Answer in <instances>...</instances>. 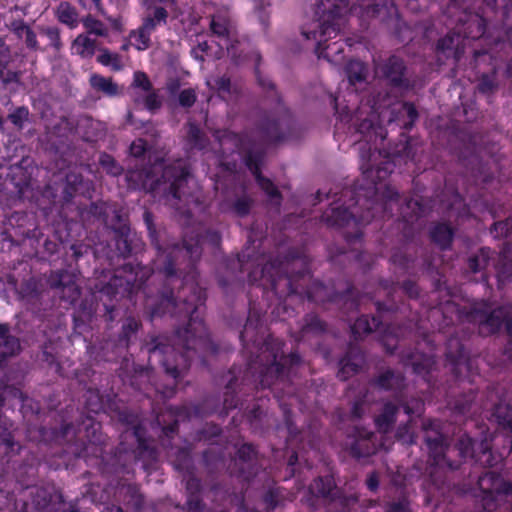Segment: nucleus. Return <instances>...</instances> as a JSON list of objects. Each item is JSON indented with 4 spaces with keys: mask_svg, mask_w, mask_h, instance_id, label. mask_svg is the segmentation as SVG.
I'll list each match as a JSON object with an SVG mask.
<instances>
[{
    "mask_svg": "<svg viewBox=\"0 0 512 512\" xmlns=\"http://www.w3.org/2000/svg\"><path fill=\"white\" fill-rule=\"evenodd\" d=\"M126 179L134 189L143 188L155 196L163 193L180 216L189 218L202 211L198 196L192 193L186 195L183 191L184 186L194 182L182 160L173 166L157 162L148 170L129 171Z\"/></svg>",
    "mask_w": 512,
    "mask_h": 512,
    "instance_id": "f257e3e1",
    "label": "nucleus"
},
{
    "mask_svg": "<svg viewBox=\"0 0 512 512\" xmlns=\"http://www.w3.org/2000/svg\"><path fill=\"white\" fill-rule=\"evenodd\" d=\"M314 19L302 28L305 39L312 41L315 52L319 58H324L333 64L342 63L344 43L335 41L326 44L336 38L347 22L346 0H314Z\"/></svg>",
    "mask_w": 512,
    "mask_h": 512,
    "instance_id": "f03ea898",
    "label": "nucleus"
},
{
    "mask_svg": "<svg viewBox=\"0 0 512 512\" xmlns=\"http://www.w3.org/2000/svg\"><path fill=\"white\" fill-rule=\"evenodd\" d=\"M361 149L360 168L366 183L357 187V196H364L367 199L373 197L370 208L377 213L386 212L392 209L398 195L390 185L384 183L393 170L394 159L382 156L379 151L371 152L370 148L367 151L363 147Z\"/></svg>",
    "mask_w": 512,
    "mask_h": 512,
    "instance_id": "7ed1b4c3",
    "label": "nucleus"
},
{
    "mask_svg": "<svg viewBox=\"0 0 512 512\" xmlns=\"http://www.w3.org/2000/svg\"><path fill=\"white\" fill-rule=\"evenodd\" d=\"M214 11L210 14V31L213 36L218 39V50L212 52L207 41H199L196 47L191 50L192 56L200 61L205 59V56H214L221 58L224 55V50L232 58L237 57V49L235 43H239L236 35V28L230 11L229 0H213Z\"/></svg>",
    "mask_w": 512,
    "mask_h": 512,
    "instance_id": "20e7f679",
    "label": "nucleus"
},
{
    "mask_svg": "<svg viewBox=\"0 0 512 512\" xmlns=\"http://www.w3.org/2000/svg\"><path fill=\"white\" fill-rule=\"evenodd\" d=\"M397 403H387L384 406L382 413L375 419L378 432L381 434V441L376 442V435L367 431H358L355 443L351 447V452L357 457L368 456L379 448L387 450L391 445V441L385 436L391 429L394 422L395 414L398 411Z\"/></svg>",
    "mask_w": 512,
    "mask_h": 512,
    "instance_id": "39448f33",
    "label": "nucleus"
},
{
    "mask_svg": "<svg viewBox=\"0 0 512 512\" xmlns=\"http://www.w3.org/2000/svg\"><path fill=\"white\" fill-rule=\"evenodd\" d=\"M147 13L142 26L131 32L130 44L137 50H145L150 44V35L156 27L166 23L169 13L176 12L175 0H145Z\"/></svg>",
    "mask_w": 512,
    "mask_h": 512,
    "instance_id": "423d86ee",
    "label": "nucleus"
},
{
    "mask_svg": "<svg viewBox=\"0 0 512 512\" xmlns=\"http://www.w3.org/2000/svg\"><path fill=\"white\" fill-rule=\"evenodd\" d=\"M211 243L216 246L219 242V236L217 233H207L205 237H199L196 235V239L192 237L188 238L186 235L184 238L183 246L175 245L169 251L163 250L160 251L157 263L160 267L163 264V271L167 275H173L175 273V261L178 259L180 255H188L191 261H195L200 257L201 248L200 246L205 245L206 243Z\"/></svg>",
    "mask_w": 512,
    "mask_h": 512,
    "instance_id": "0eeeda50",
    "label": "nucleus"
},
{
    "mask_svg": "<svg viewBox=\"0 0 512 512\" xmlns=\"http://www.w3.org/2000/svg\"><path fill=\"white\" fill-rule=\"evenodd\" d=\"M180 308L184 314H189V323L186 328L177 332V338L187 351L197 349L206 344L207 330L203 323L199 308L187 301Z\"/></svg>",
    "mask_w": 512,
    "mask_h": 512,
    "instance_id": "6e6552de",
    "label": "nucleus"
},
{
    "mask_svg": "<svg viewBox=\"0 0 512 512\" xmlns=\"http://www.w3.org/2000/svg\"><path fill=\"white\" fill-rule=\"evenodd\" d=\"M282 343L276 339H269L262 348V356L266 358V363H260L259 382L262 387H269L275 378L283 375V351Z\"/></svg>",
    "mask_w": 512,
    "mask_h": 512,
    "instance_id": "1a4fd4ad",
    "label": "nucleus"
},
{
    "mask_svg": "<svg viewBox=\"0 0 512 512\" xmlns=\"http://www.w3.org/2000/svg\"><path fill=\"white\" fill-rule=\"evenodd\" d=\"M479 489L483 493L484 508L492 509L491 502L505 500L512 502V484L505 482L494 472H487L478 480Z\"/></svg>",
    "mask_w": 512,
    "mask_h": 512,
    "instance_id": "9d476101",
    "label": "nucleus"
},
{
    "mask_svg": "<svg viewBox=\"0 0 512 512\" xmlns=\"http://www.w3.org/2000/svg\"><path fill=\"white\" fill-rule=\"evenodd\" d=\"M440 424L437 421H429L424 423V429L426 431V444L429 449L433 464L436 466H448L453 468L452 464L449 463L445 458V452L448 446L447 439L439 432Z\"/></svg>",
    "mask_w": 512,
    "mask_h": 512,
    "instance_id": "9b49d317",
    "label": "nucleus"
},
{
    "mask_svg": "<svg viewBox=\"0 0 512 512\" xmlns=\"http://www.w3.org/2000/svg\"><path fill=\"white\" fill-rule=\"evenodd\" d=\"M176 348L174 346L158 343L151 351V357L162 363L167 374L173 379L181 375L182 369L188 366V356L180 354L176 359Z\"/></svg>",
    "mask_w": 512,
    "mask_h": 512,
    "instance_id": "f8f14e48",
    "label": "nucleus"
},
{
    "mask_svg": "<svg viewBox=\"0 0 512 512\" xmlns=\"http://www.w3.org/2000/svg\"><path fill=\"white\" fill-rule=\"evenodd\" d=\"M458 450L462 457L474 459L481 465L494 466L498 462L486 441L475 443L470 437L462 436L458 441Z\"/></svg>",
    "mask_w": 512,
    "mask_h": 512,
    "instance_id": "ddd939ff",
    "label": "nucleus"
},
{
    "mask_svg": "<svg viewBox=\"0 0 512 512\" xmlns=\"http://www.w3.org/2000/svg\"><path fill=\"white\" fill-rule=\"evenodd\" d=\"M131 95L137 104L143 105L148 110H154L160 106V100L152 91L151 83L143 72L134 74Z\"/></svg>",
    "mask_w": 512,
    "mask_h": 512,
    "instance_id": "4468645a",
    "label": "nucleus"
},
{
    "mask_svg": "<svg viewBox=\"0 0 512 512\" xmlns=\"http://www.w3.org/2000/svg\"><path fill=\"white\" fill-rule=\"evenodd\" d=\"M365 106L360 107L355 115L349 116L348 112L345 114L339 113L341 120L351 122L353 125L357 126V130L362 134H368L373 132L375 135H380L383 138L381 127H379L375 122L376 119L380 116L377 109L372 108L369 112V117L363 118L362 116L366 114Z\"/></svg>",
    "mask_w": 512,
    "mask_h": 512,
    "instance_id": "2eb2a0df",
    "label": "nucleus"
},
{
    "mask_svg": "<svg viewBox=\"0 0 512 512\" xmlns=\"http://www.w3.org/2000/svg\"><path fill=\"white\" fill-rule=\"evenodd\" d=\"M49 284L53 288L60 289V297L71 304L79 297L76 276L72 273L66 271L52 273L49 277Z\"/></svg>",
    "mask_w": 512,
    "mask_h": 512,
    "instance_id": "dca6fc26",
    "label": "nucleus"
},
{
    "mask_svg": "<svg viewBox=\"0 0 512 512\" xmlns=\"http://www.w3.org/2000/svg\"><path fill=\"white\" fill-rule=\"evenodd\" d=\"M502 326L505 327L509 335H512V306L500 307L491 312L484 321L481 322V333H494Z\"/></svg>",
    "mask_w": 512,
    "mask_h": 512,
    "instance_id": "f3484780",
    "label": "nucleus"
},
{
    "mask_svg": "<svg viewBox=\"0 0 512 512\" xmlns=\"http://www.w3.org/2000/svg\"><path fill=\"white\" fill-rule=\"evenodd\" d=\"M245 162L252 174L255 176V179L260 186V188L265 191L267 196L269 197L271 203L274 205H279L280 203V195L278 190L274 186V184L267 178H264L259 172V162L260 156L254 155L253 153H249L245 157Z\"/></svg>",
    "mask_w": 512,
    "mask_h": 512,
    "instance_id": "a211bd4d",
    "label": "nucleus"
},
{
    "mask_svg": "<svg viewBox=\"0 0 512 512\" xmlns=\"http://www.w3.org/2000/svg\"><path fill=\"white\" fill-rule=\"evenodd\" d=\"M380 0H373V4H366L364 2H359L353 9V13H357L360 17H379L382 20L386 18V16H392L396 14V9L394 7L392 0H383L382 4L379 2Z\"/></svg>",
    "mask_w": 512,
    "mask_h": 512,
    "instance_id": "6ab92c4d",
    "label": "nucleus"
},
{
    "mask_svg": "<svg viewBox=\"0 0 512 512\" xmlns=\"http://www.w3.org/2000/svg\"><path fill=\"white\" fill-rule=\"evenodd\" d=\"M310 491L316 496L330 497L332 500H335L337 496L341 501H345V505H347L348 501L351 499L354 500L353 497L338 496L339 491L336 489L335 482L332 477L319 478L315 480L310 486Z\"/></svg>",
    "mask_w": 512,
    "mask_h": 512,
    "instance_id": "aec40b11",
    "label": "nucleus"
},
{
    "mask_svg": "<svg viewBox=\"0 0 512 512\" xmlns=\"http://www.w3.org/2000/svg\"><path fill=\"white\" fill-rule=\"evenodd\" d=\"M323 219L329 225L344 226L347 225L350 220H355V212L350 211V206L343 207L342 205L332 206L330 212H325Z\"/></svg>",
    "mask_w": 512,
    "mask_h": 512,
    "instance_id": "412c9836",
    "label": "nucleus"
},
{
    "mask_svg": "<svg viewBox=\"0 0 512 512\" xmlns=\"http://www.w3.org/2000/svg\"><path fill=\"white\" fill-rule=\"evenodd\" d=\"M511 247L508 243L503 247L497 264V277L501 285L512 281Z\"/></svg>",
    "mask_w": 512,
    "mask_h": 512,
    "instance_id": "4be33fe9",
    "label": "nucleus"
},
{
    "mask_svg": "<svg viewBox=\"0 0 512 512\" xmlns=\"http://www.w3.org/2000/svg\"><path fill=\"white\" fill-rule=\"evenodd\" d=\"M20 350L18 339L9 334L7 325L0 324V358L15 355Z\"/></svg>",
    "mask_w": 512,
    "mask_h": 512,
    "instance_id": "5701e85b",
    "label": "nucleus"
},
{
    "mask_svg": "<svg viewBox=\"0 0 512 512\" xmlns=\"http://www.w3.org/2000/svg\"><path fill=\"white\" fill-rule=\"evenodd\" d=\"M96 49L95 40L91 39L86 34L78 35L71 45L73 54L79 55L82 58H91Z\"/></svg>",
    "mask_w": 512,
    "mask_h": 512,
    "instance_id": "b1692460",
    "label": "nucleus"
},
{
    "mask_svg": "<svg viewBox=\"0 0 512 512\" xmlns=\"http://www.w3.org/2000/svg\"><path fill=\"white\" fill-rule=\"evenodd\" d=\"M90 84L95 90L102 92L106 96L113 97L118 94V86L111 78L94 74L90 77Z\"/></svg>",
    "mask_w": 512,
    "mask_h": 512,
    "instance_id": "393cba45",
    "label": "nucleus"
},
{
    "mask_svg": "<svg viewBox=\"0 0 512 512\" xmlns=\"http://www.w3.org/2000/svg\"><path fill=\"white\" fill-rule=\"evenodd\" d=\"M7 392V388H5L3 392H0V406L3 404L4 394H6ZM11 427L12 424L5 417H2L0 415V436L2 437L0 450L7 451L8 449H13L14 443L10 433Z\"/></svg>",
    "mask_w": 512,
    "mask_h": 512,
    "instance_id": "a878e982",
    "label": "nucleus"
},
{
    "mask_svg": "<svg viewBox=\"0 0 512 512\" xmlns=\"http://www.w3.org/2000/svg\"><path fill=\"white\" fill-rule=\"evenodd\" d=\"M378 326L379 320L377 318H369L368 316L363 315L354 322L351 330L355 337H361L376 330Z\"/></svg>",
    "mask_w": 512,
    "mask_h": 512,
    "instance_id": "bb28decb",
    "label": "nucleus"
},
{
    "mask_svg": "<svg viewBox=\"0 0 512 512\" xmlns=\"http://www.w3.org/2000/svg\"><path fill=\"white\" fill-rule=\"evenodd\" d=\"M461 30L453 32L438 42V49L441 51L453 50L455 57H459V54L463 51Z\"/></svg>",
    "mask_w": 512,
    "mask_h": 512,
    "instance_id": "cd10ccee",
    "label": "nucleus"
},
{
    "mask_svg": "<svg viewBox=\"0 0 512 512\" xmlns=\"http://www.w3.org/2000/svg\"><path fill=\"white\" fill-rule=\"evenodd\" d=\"M206 83L211 89L216 90L219 96L224 100H229L231 95L235 93V89L232 88L231 82L228 78H209Z\"/></svg>",
    "mask_w": 512,
    "mask_h": 512,
    "instance_id": "c85d7f7f",
    "label": "nucleus"
},
{
    "mask_svg": "<svg viewBox=\"0 0 512 512\" xmlns=\"http://www.w3.org/2000/svg\"><path fill=\"white\" fill-rule=\"evenodd\" d=\"M453 232L446 224H438L434 226L431 231V237L434 242L439 244L441 248L445 249L451 243Z\"/></svg>",
    "mask_w": 512,
    "mask_h": 512,
    "instance_id": "c756f323",
    "label": "nucleus"
},
{
    "mask_svg": "<svg viewBox=\"0 0 512 512\" xmlns=\"http://www.w3.org/2000/svg\"><path fill=\"white\" fill-rule=\"evenodd\" d=\"M346 73L350 84L355 85L365 80L366 67L362 62L353 60L348 63Z\"/></svg>",
    "mask_w": 512,
    "mask_h": 512,
    "instance_id": "7c9ffc66",
    "label": "nucleus"
},
{
    "mask_svg": "<svg viewBox=\"0 0 512 512\" xmlns=\"http://www.w3.org/2000/svg\"><path fill=\"white\" fill-rule=\"evenodd\" d=\"M404 65L403 61L397 57H391L386 65V75L394 84L401 83Z\"/></svg>",
    "mask_w": 512,
    "mask_h": 512,
    "instance_id": "2f4dec72",
    "label": "nucleus"
},
{
    "mask_svg": "<svg viewBox=\"0 0 512 512\" xmlns=\"http://www.w3.org/2000/svg\"><path fill=\"white\" fill-rule=\"evenodd\" d=\"M57 15L60 22L66 24L70 28H74L78 24L77 13L68 3L62 2L58 9Z\"/></svg>",
    "mask_w": 512,
    "mask_h": 512,
    "instance_id": "473e14b6",
    "label": "nucleus"
},
{
    "mask_svg": "<svg viewBox=\"0 0 512 512\" xmlns=\"http://www.w3.org/2000/svg\"><path fill=\"white\" fill-rule=\"evenodd\" d=\"M130 282V279L125 280L126 286H129ZM127 288L128 287L123 288V280L121 275L116 274L106 286L100 289V292L108 296H116L117 294H120L122 290L127 291Z\"/></svg>",
    "mask_w": 512,
    "mask_h": 512,
    "instance_id": "72a5a7b5",
    "label": "nucleus"
},
{
    "mask_svg": "<svg viewBox=\"0 0 512 512\" xmlns=\"http://www.w3.org/2000/svg\"><path fill=\"white\" fill-rule=\"evenodd\" d=\"M434 364L435 360L431 356L415 355L411 359L412 368L417 374L429 372Z\"/></svg>",
    "mask_w": 512,
    "mask_h": 512,
    "instance_id": "f704fd0d",
    "label": "nucleus"
},
{
    "mask_svg": "<svg viewBox=\"0 0 512 512\" xmlns=\"http://www.w3.org/2000/svg\"><path fill=\"white\" fill-rule=\"evenodd\" d=\"M489 254L490 251L488 249H482L478 254L469 259V268L472 272H479L487 266Z\"/></svg>",
    "mask_w": 512,
    "mask_h": 512,
    "instance_id": "c9c22d12",
    "label": "nucleus"
},
{
    "mask_svg": "<svg viewBox=\"0 0 512 512\" xmlns=\"http://www.w3.org/2000/svg\"><path fill=\"white\" fill-rule=\"evenodd\" d=\"M99 63L104 66H109L113 70H120L122 68V62L117 54L110 53L107 50H103L102 53L97 57Z\"/></svg>",
    "mask_w": 512,
    "mask_h": 512,
    "instance_id": "e433bc0d",
    "label": "nucleus"
},
{
    "mask_svg": "<svg viewBox=\"0 0 512 512\" xmlns=\"http://www.w3.org/2000/svg\"><path fill=\"white\" fill-rule=\"evenodd\" d=\"M83 25L90 34H95L97 36L107 35V29L104 24L91 16H88L83 20Z\"/></svg>",
    "mask_w": 512,
    "mask_h": 512,
    "instance_id": "4c0bfd02",
    "label": "nucleus"
},
{
    "mask_svg": "<svg viewBox=\"0 0 512 512\" xmlns=\"http://www.w3.org/2000/svg\"><path fill=\"white\" fill-rule=\"evenodd\" d=\"M402 378L400 375L395 374L392 371H387L383 373L378 379V385L381 388L390 389L395 386H398L401 382Z\"/></svg>",
    "mask_w": 512,
    "mask_h": 512,
    "instance_id": "58836bf2",
    "label": "nucleus"
},
{
    "mask_svg": "<svg viewBox=\"0 0 512 512\" xmlns=\"http://www.w3.org/2000/svg\"><path fill=\"white\" fill-rule=\"evenodd\" d=\"M99 163L104 171L108 174L116 176L121 173V167L116 164L114 159L109 155H101Z\"/></svg>",
    "mask_w": 512,
    "mask_h": 512,
    "instance_id": "ea45409f",
    "label": "nucleus"
},
{
    "mask_svg": "<svg viewBox=\"0 0 512 512\" xmlns=\"http://www.w3.org/2000/svg\"><path fill=\"white\" fill-rule=\"evenodd\" d=\"M494 232L497 237H509L512 233V217H508L505 221L496 222Z\"/></svg>",
    "mask_w": 512,
    "mask_h": 512,
    "instance_id": "a19ab883",
    "label": "nucleus"
},
{
    "mask_svg": "<svg viewBox=\"0 0 512 512\" xmlns=\"http://www.w3.org/2000/svg\"><path fill=\"white\" fill-rule=\"evenodd\" d=\"M339 376L342 379H346L350 373H355L358 370V364L351 362L349 358L345 357L340 362Z\"/></svg>",
    "mask_w": 512,
    "mask_h": 512,
    "instance_id": "79ce46f5",
    "label": "nucleus"
},
{
    "mask_svg": "<svg viewBox=\"0 0 512 512\" xmlns=\"http://www.w3.org/2000/svg\"><path fill=\"white\" fill-rule=\"evenodd\" d=\"M143 430H144V424H139L138 426H135L134 427V436L136 437L137 441H138V444H139V447L145 451L148 452V454L154 458V451L152 449H150L149 445L146 443L145 439H144V435H143Z\"/></svg>",
    "mask_w": 512,
    "mask_h": 512,
    "instance_id": "37998d69",
    "label": "nucleus"
},
{
    "mask_svg": "<svg viewBox=\"0 0 512 512\" xmlns=\"http://www.w3.org/2000/svg\"><path fill=\"white\" fill-rule=\"evenodd\" d=\"M188 139L194 147H197L199 149H202L204 147V145L202 143L201 131L197 126H195L193 124L189 125Z\"/></svg>",
    "mask_w": 512,
    "mask_h": 512,
    "instance_id": "c03bdc74",
    "label": "nucleus"
},
{
    "mask_svg": "<svg viewBox=\"0 0 512 512\" xmlns=\"http://www.w3.org/2000/svg\"><path fill=\"white\" fill-rule=\"evenodd\" d=\"M28 115V110L26 108L21 107L15 110L13 113H11L9 115V119L15 126L21 128L24 122L27 120Z\"/></svg>",
    "mask_w": 512,
    "mask_h": 512,
    "instance_id": "a18cd8bd",
    "label": "nucleus"
},
{
    "mask_svg": "<svg viewBox=\"0 0 512 512\" xmlns=\"http://www.w3.org/2000/svg\"><path fill=\"white\" fill-rule=\"evenodd\" d=\"M250 206H251L250 200L246 196H243V197L237 199V201L233 205V209L236 212V214L243 216L248 213Z\"/></svg>",
    "mask_w": 512,
    "mask_h": 512,
    "instance_id": "49530a36",
    "label": "nucleus"
},
{
    "mask_svg": "<svg viewBox=\"0 0 512 512\" xmlns=\"http://www.w3.org/2000/svg\"><path fill=\"white\" fill-rule=\"evenodd\" d=\"M196 100L194 90L185 89L179 95V102L182 106L190 107Z\"/></svg>",
    "mask_w": 512,
    "mask_h": 512,
    "instance_id": "de8ad7c7",
    "label": "nucleus"
},
{
    "mask_svg": "<svg viewBox=\"0 0 512 512\" xmlns=\"http://www.w3.org/2000/svg\"><path fill=\"white\" fill-rule=\"evenodd\" d=\"M396 437L406 444H411L414 441L413 433L408 426L400 427L397 431Z\"/></svg>",
    "mask_w": 512,
    "mask_h": 512,
    "instance_id": "09e8293b",
    "label": "nucleus"
},
{
    "mask_svg": "<svg viewBox=\"0 0 512 512\" xmlns=\"http://www.w3.org/2000/svg\"><path fill=\"white\" fill-rule=\"evenodd\" d=\"M146 151V143L143 139H137L130 146V153L134 157H140Z\"/></svg>",
    "mask_w": 512,
    "mask_h": 512,
    "instance_id": "8fccbe9b",
    "label": "nucleus"
},
{
    "mask_svg": "<svg viewBox=\"0 0 512 512\" xmlns=\"http://www.w3.org/2000/svg\"><path fill=\"white\" fill-rule=\"evenodd\" d=\"M386 512H410L408 501L402 498L398 502L390 504Z\"/></svg>",
    "mask_w": 512,
    "mask_h": 512,
    "instance_id": "3c124183",
    "label": "nucleus"
},
{
    "mask_svg": "<svg viewBox=\"0 0 512 512\" xmlns=\"http://www.w3.org/2000/svg\"><path fill=\"white\" fill-rule=\"evenodd\" d=\"M403 406L407 415L420 414L423 408V403L421 400H413L411 403H406Z\"/></svg>",
    "mask_w": 512,
    "mask_h": 512,
    "instance_id": "603ef678",
    "label": "nucleus"
},
{
    "mask_svg": "<svg viewBox=\"0 0 512 512\" xmlns=\"http://www.w3.org/2000/svg\"><path fill=\"white\" fill-rule=\"evenodd\" d=\"M255 454V449L250 444H244L242 445L238 450V456L243 461L250 460Z\"/></svg>",
    "mask_w": 512,
    "mask_h": 512,
    "instance_id": "864d4df0",
    "label": "nucleus"
},
{
    "mask_svg": "<svg viewBox=\"0 0 512 512\" xmlns=\"http://www.w3.org/2000/svg\"><path fill=\"white\" fill-rule=\"evenodd\" d=\"M401 107H402V113L407 115V117L409 118V123L412 124L415 121V119L417 118V111H416L415 107L409 103H403L401 105Z\"/></svg>",
    "mask_w": 512,
    "mask_h": 512,
    "instance_id": "5fc2aeb1",
    "label": "nucleus"
},
{
    "mask_svg": "<svg viewBox=\"0 0 512 512\" xmlns=\"http://www.w3.org/2000/svg\"><path fill=\"white\" fill-rule=\"evenodd\" d=\"M476 24H477V32L473 33L472 31H470L466 34V37L476 39L485 33V29H486L485 21L482 18H477Z\"/></svg>",
    "mask_w": 512,
    "mask_h": 512,
    "instance_id": "6e6d98bb",
    "label": "nucleus"
},
{
    "mask_svg": "<svg viewBox=\"0 0 512 512\" xmlns=\"http://www.w3.org/2000/svg\"><path fill=\"white\" fill-rule=\"evenodd\" d=\"M24 37H25V43L29 48H32V49L37 48L36 35L31 29H29V28L24 29Z\"/></svg>",
    "mask_w": 512,
    "mask_h": 512,
    "instance_id": "4d7b16f0",
    "label": "nucleus"
},
{
    "mask_svg": "<svg viewBox=\"0 0 512 512\" xmlns=\"http://www.w3.org/2000/svg\"><path fill=\"white\" fill-rule=\"evenodd\" d=\"M45 33L48 36V38L50 39L52 45L58 49L60 47V39H59V33H58L57 29L48 28V29H46Z\"/></svg>",
    "mask_w": 512,
    "mask_h": 512,
    "instance_id": "13d9d810",
    "label": "nucleus"
},
{
    "mask_svg": "<svg viewBox=\"0 0 512 512\" xmlns=\"http://www.w3.org/2000/svg\"><path fill=\"white\" fill-rule=\"evenodd\" d=\"M138 329V322L133 318H128L123 325V331L127 337L129 333H133Z\"/></svg>",
    "mask_w": 512,
    "mask_h": 512,
    "instance_id": "bf43d9fd",
    "label": "nucleus"
},
{
    "mask_svg": "<svg viewBox=\"0 0 512 512\" xmlns=\"http://www.w3.org/2000/svg\"><path fill=\"white\" fill-rule=\"evenodd\" d=\"M406 209H411L416 218L421 216L423 213L422 207L420 206V204L417 200L408 201L406 204Z\"/></svg>",
    "mask_w": 512,
    "mask_h": 512,
    "instance_id": "052dcab7",
    "label": "nucleus"
},
{
    "mask_svg": "<svg viewBox=\"0 0 512 512\" xmlns=\"http://www.w3.org/2000/svg\"><path fill=\"white\" fill-rule=\"evenodd\" d=\"M505 26L510 29L512 27V7L506 6L505 11Z\"/></svg>",
    "mask_w": 512,
    "mask_h": 512,
    "instance_id": "680f3d73",
    "label": "nucleus"
},
{
    "mask_svg": "<svg viewBox=\"0 0 512 512\" xmlns=\"http://www.w3.org/2000/svg\"><path fill=\"white\" fill-rule=\"evenodd\" d=\"M379 481L376 474L370 475V477L367 479V486L370 490H375L378 487Z\"/></svg>",
    "mask_w": 512,
    "mask_h": 512,
    "instance_id": "e2e57ef3",
    "label": "nucleus"
},
{
    "mask_svg": "<svg viewBox=\"0 0 512 512\" xmlns=\"http://www.w3.org/2000/svg\"><path fill=\"white\" fill-rule=\"evenodd\" d=\"M492 87H493V83L490 79H488L486 77L482 79V81L480 83L481 91L486 92L488 90H491Z\"/></svg>",
    "mask_w": 512,
    "mask_h": 512,
    "instance_id": "0e129e2a",
    "label": "nucleus"
},
{
    "mask_svg": "<svg viewBox=\"0 0 512 512\" xmlns=\"http://www.w3.org/2000/svg\"><path fill=\"white\" fill-rule=\"evenodd\" d=\"M404 288H405L406 292L409 294L410 297L417 296L418 292H417V288H416V286L414 284L406 283Z\"/></svg>",
    "mask_w": 512,
    "mask_h": 512,
    "instance_id": "69168bd1",
    "label": "nucleus"
},
{
    "mask_svg": "<svg viewBox=\"0 0 512 512\" xmlns=\"http://www.w3.org/2000/svg\"><path fill=\"white\" fill-rule=\"evenodd\" d=\"M163 302L166 304L167 307H175L177 306L176 302H175V299L170 296V297H166Z\"/></svg>",
    "mask_w": 512,
    "mask_h": 512,
    "instance_id": "338daca9",
    "label": "nucleus"
},
{
    "mask_svg": "<svg viewBox=\"0 0 512 512\" xmlns=\"http://www.w3.org/2000/svg\"><path fill=\"white\" fill-rule=\"evenodd\" d=\"M108 20L111 22L112 26L117 29V30H121V27H122V24L120 22V20L118 19H112V18H108Z\"/></svg>",
    "mask_w": 512,
    "mask_h": 512,
    "instance_id": "774afa93",
    "label": "nucleus"
}]
</instances>
